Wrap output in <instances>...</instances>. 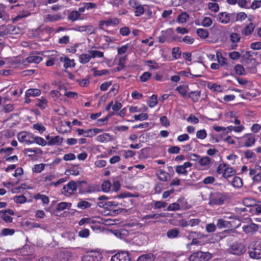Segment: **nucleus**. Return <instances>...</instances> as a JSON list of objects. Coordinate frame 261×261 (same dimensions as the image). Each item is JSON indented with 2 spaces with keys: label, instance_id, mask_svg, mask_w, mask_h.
<instances>
[{
  "label": "nucleus",
  "instance_id": "f257e3e1",
  "mask_svg": "<svg viewBox=\"0 0 261 261\" xmlns=\"http://www.w3.org/2000/svg\"><path fill=\"white\" fill-rule=\"evenodd\" d=\"M77 188H79V193L81 194L90 193L99 191L98 186L94 185H90L86 180H80Z\"/></svg>",
  "mask_w": 261,
  "mask_h": 261
},
{
  "label": "nucleus",
  "instance_id": "f03ea898",
  "mask_svg": "<svg viewBox=\"0 0 261 261\" xmlns=\"http://www.w3.org/2000/svg\"><path fill=\"white\" fill-rule=\"evenodd\" d=\"M217 172L219 174H222L223 177L227 178L234 175L236 171L228 165L223 163L219 165L217 169Z\"/></svg>",
  "mask_w": 261,
  "mask_h": 261
},
{
  "label": "nucleus",
  "instance_id": "7ed1b4c3",
  "mask_svg": "<svg viewBox=\"0 0 261 261\" xmlns=\"http://www.w3.org/2000/svg\"><path fill=\"white\" fill-rule=\"evenodd\" d=\"M103 180L101 187L102 191L105 193H108L110 191L117 192L120 188V184L119 180Z\"/></svg>",
  "mask_w": 261,
  "mask_h": 261
},
{
  "label": "nucleus",
  "instance_id": "20e7f679",
  "mask_svg": "<svg viewBox=\"0 0 261 261\" xmlns=\"http://www.w3.org/2000/svg\"><path fill=\"white\" fill-rule=\"evenodd\" d=\"M248 254L251 258H261V245L259 243L256 242L251 243L248 247Z\"/></svg>",
  "mask_w": 261,
  "mask_h": 261
},
{
  "label": "nucleus",
  "instance_id": "39448f33",
  "mask_svg": "<svg viewBox=\"0 0 261 261\" xmlns=\"http://www.w3.org/2000/svg\"><path fill=\"white\" fill-rule=\"evenodd\" d=\"M212 256L208 252L198 251L192 253L189 257L190 261H208Z\"/></svg>",
  "mask_w": 261,
  "mask_h": 261
},
{
  "label": "nucleus",
  "instance_id": "423d86ee",
  "mask_svg": "<svg viewBox=\"0 0 261 261\" xmlns=\"http://www.w3.org/2000/svg\"><path fill=\"white\" fill-rule=\"evenodd\" d=\"M102 255L98 250L88 251L83 256L82 261H101Z\"/></svg>",
  "mask_w": 261,
  "mask_h": 261
},
{
  "label": "nucleus",
  "instance_id": "0eeeda50",
  "mask_svg": "<svg viewBox=\"0 0 261 261\" xmlns=\"http://www.w3.org/2000/svg\"><path fill=\"white\" fill-rule=\"evenodd\" d=\"M246 251V247L242 243L234 242L228 249V252L232 254L240 255Z\"/></svg>",
  "mask_w": 261,
  "mask_h": 261
},
{
  "label": "nucleus",
  "instance_id": "6e6552de",
  "mask_svg": "<svg viewBox=\"0 0 261 261\" xmlns=\"http://www.w3.org/2000/svg\"><path fill=\"white\" fill-rule=\"evenodd\" d=\"M71 30L81 33H85L87 35H91L95 32V28L91 24L84 25H75Z\"/></svg>",
  "mask_w": 261,
  "mask_h": 261
},
{
  "label": "nucleus",
  "instance_id": "1a4fd4ad",
  "mask_svg": "<svg viewBox=\"0 0 261 261\" xmlns=\"http://www.w3.org/2000/svg\"><path fill=\"white\" fill-rule=\"evenodd\" d=\"M111 261H132L130 255L127 251H120L113 255Z\"/></svg>",
  "mask_w": 261,
  "mask_h": 261
},
{
  "label": "nucleus",
  "instance_id": "9d476101",
  "mask_svg": "<svg viewBox=\"0 0 261 261\" xmlns=\"http://www.w3.org/2000/svg\"><path fill=\"white\" fill-rule=\"evenodd\" d=\"M77 189V184L74 180H70L67 185L64 186L62 190V193L69 196L74 193Z\"/></svg>",
  "mask_w": 261,
  "mask_h": 261
},
{
  "label": "nucleus",
  "instance_id": "9b49d317",
  "mask_svg": "<svg viewBox=\"0 0 261 261\" xmlns=\"http://www.w3.org/2000/svg\"><path fill=\"white\" fill-rule=\"evenodd\" d=\"M33 138L34 136L32 134L27 132H21L17 135L18 141L22 143L33 144Z\"/></svg>",
  "mask_w": 261,
  "mask_h": 261
},
{
  "label": "nucleus",
  "instance_id": "f8f14e48",
  "mask_svg": "<svg viewBox=\"0 0 261 261\" xmlns=\"http://www.w3.org/2000/svg\"><path fill=\"white\" fill-rule=\"evenodd\" d=\"M14 215V211L10 208L0 211V218L6 223H11L13 218L11 216Z\"/></svg>",
  "mask_w": 261,
  "mask_h": 261
},
{
  "label": "nucleus",
  "instance_id": "ddd939ff",
  "mask_svg": "<svg viewBox=\"0 0 261 261\" xmlns=\"http://www.w3.org/2000/svg\"><path fill=\"white\" fill-rule=\"evenodd\" d=\"M17 32L15 28L12 25H2L0 26V37L8 34H15Z\"/></svg>",
  "mask_w": 261,
  "mask_h": 261
},
{
  "label": "nucleus",
  "instance_id": "4468645a",
  "mask_svg": "<svg viewBox=\"0 0 261 261\" xmlns=\"http://www.w3.org/2000/svg\"><path fill=\"white\" fill-rule=\"evenodd\" d=\"M242 142L245 147H249L253 146L256 141L254 136L251 134H247L241 138Z\"/></svg>",
  "mask_w": 261,
  "mask_h": 261
},
{
  "label": "nucleus",
  "instance_id": "2eb2a0df",
  "mask_svg": "<svg viewBox=\"0 0 261 261\" xmlns=\"http://www.w3.org/2000/svg\"><path fill=\"white\" fill-rule=\"evenodd\" d=\"M192 156L195 157L196 159L199 158L198 164L200 166H202L204 169H206L210 167L212 162L210 158L208 156L200 157L199 155H197L195 154H192Z\"/></svg>",
  "mask_w": 261,
  "mask_h": 261
},
{
  "label": "nucleus",
  "instance_id": "dca6fc26",
  "mask_svg": "<svg viewBox=\"0 0 261 261\" xmlns=\"http://www.w3.org/2000/svg\"><path fill=\"white\" fill-rule=\"evenodd\" d=\"M71 256L72 253L67 250H60L57 253V258L59 261H68Z\"/></svg>",
  "mask_w": 261,
  "mask_h": 261
},
{
  "label": "nucleus",
  "instance_id": "f3484780",
  "mask_svg": "<svg viewBox=\"0 0 261 261\" xmlns=\"http://www.w3.org/2000/svg\"><path fill=\"white\" fill-rule=\"evenodd\" d=\"M46 139L48 141L47 144L49 146L55 145H60L63 142V138H61L59 136L50 137L49 135L46 136Z\"/></svg>",
  "mask_w": 261,
  "mask_h": 261
},
{
  "label": "nucleus",
  "instance_id": "a211bd4d",
  "mask_svg": "<svg viewBox=\"0 0 261 261\" xmlns=\"http://www.w3.org/2000/svg\"><path fill=\"white\" fill-rule=\"evenodd\" d=\"M229 38L231 42V48L232 49H236L238 46L237 43L239 42L241 40L240 34L237 33H232L230 34Z\"/></svg>",
  "mask_w": 261,
  "mask_h": 261
},
{
  "label": "nucleus",
  "instance_id": "6ab92c4d",
  "mask_svg": "<svg viewBox=\"0 0 261 261\" xmlns=\"http://www.w3.org/2000/svg\"><path fill=\"white\" fill-rule=\"evenodd\" d=\"M242 229L245 233L252 234L258 230V227L257 224L252 223L249 225H244Z\"/></svg>",
  "mask_w": 261,
  "mask_h": 261
},
{
  "label": "nucleus",
  "instance_id": "aec40b11",
  "mask_svg": "<svg viewBox=\"0 0 261 261\" xmlns=\"http://www.w3.org/2000/svg\"><path fill=\"white\" fill-rule=\"evenodd\" d=\"M60 61L64 63L63 66L65 69L74 67L75 65L74 60L70 59L66 56H62L60 58Z\"/></svg>",
  "mask_w": 261,
  "mask_h": 261
},
{
  "label": "nucleus",
  "instance_id": "412c9836",
  "mask_svg": "<svg viewBox=\"0 0 261 261\" xmlns=\"http://www.w3.org/2000/svg\"><path fill=\"white\" fill-rule=\"evenodd\" d=\"M179 228H174L169 229L166 233V235L168 239H174L179 237Z\"/></svg>",
  "mask_w": 261,
  "mask_h": 261
},
{
  "label": "nucleus",
  "instance_id": "4be33fe9",
  "mask_svg": "<svg viewBox=\"0 0 261 261\" xmlns=\"http://www.w3.org/2000/svg\"><path fill=\"white\" fill-rule=\"evenodd\" d=\"M112 140V136L108 133H103L98 136L96 140L101 143H106L111 141Z\"/></svg>",
  "mask_w": 261,
  "mask_h": 261
},
{
  "label": "nucleus",
  "instance_id": "5701e85b",
  "mask_svg": "<svg viewBox=\"0 0 261 261\" xmlns=\"http://www.w3.org/2000/svg\"><path fill=\"white\" fill-rule=\"evenodd\" d=\"M255 27V24L251 22L243 28L242 30V34L244 36H248L252 34Z\"/></svg>",
  "mask_w": 261,
  "mask_h": 261
},
{
  "label": "nucleus",
  "instance_id": "b1692460",
  "mask_svg": "<svg viewBox=\"0 0 261 261\" xmlns=\"http://www.w3.org/2000/svg\"><path fill=\"white\" fill-rule=\"evenodd\" d=\"M25 60L29 63L38 64L42 60V58L34 54H32L27 57Z\"/></svg>",
  "mask_w": 261,
  "mask_h": 261
},
{
  "label": "nucleus",
  "instance_id": "393cba45",
  "mask_svg": "<svg viewBox=\"0 0 261 261\" xmlns=\"http://www.w3.org/2000/svg\"><path fill=\"white\" fill-rule=\"evenodd\" d=\"M224 203V199L221 196H216L212 197L209 202L210 205L212 206L216 205H222Z\"/></svg>",
  "mask_w": 261,
  "mask_h": 261
},
{
  "label": "nucleus",
  "instance_id": "a878e982",
  "mask_svg": "<svg viewBox=\"0 0 261 261\" xmlns=\"http://www.w3.org/2000/svg\"><path fill=\"white\" fill-rule=\"evenodd\" d=\"M219 20L222 23H227L230 19V15L226 12L220 13L218 15Z\"/></svg>",
  "mask_w": 261,
  "mask_h": 261
},
{
  "label": "nucleus",
  "instance_id": "bb28decb",
  "mask_svg": "<svg viewBox=\"0 0 261 261\" xmlns=\"http://www.w3.org/2000/svg\"><path fill=\"white\" fill-rule=\"evenodd\" d=\"M41 94V91L38 89H29L27 90L25 93V97H36Z\"/></svg>",
  "mask_w": 261,
  "mask_h": 261
},
{
  "label": "nucleus",
  "instance_id": "cd10ccee",
  "mask_svg": "<svg viewBox=\"0 0 261 261\" xmlns=\"http://www.w3.org/2000/svg\"><path fill=\"white\" fill-rule=\"evenodd\" d=\"M183 97L188 96L189 93V87L187 85L178 86L175 89Z\"/></svg>",
  "mask_w": 261,
  "mask_h": 261
},
{
  "label": "nucleus",
  "instance_id": "c85d7f7f",
  "mask_svg": "<svg viewBox=\"0 0 261 261\" xmlns=\"http://www.w3.org/2000/svg\"><path fill=\"white\" fill-rule=\"evenodd\" d=\"M32 189L31 187L28 186L25 184H22L20 186L18 187H15L11 189V192L13 193H18L22 192L25 189Z\"/></svg>",
  "mask_w": 261,
  "mask_h": 261
},
{
  "label": "nucleus",
  "instance_id": "c756f323",
  "mask_svg": "<svg viewBox=\"0 0 261 261\" xmlns=\"http://www.w3.org/2000/svg\"><path fill=\"white\" fill-rule=\"evenodd\" d=\"M201 95L200 91H191L188 93V96L190 98L193 102H196L199 100Z\"/></svg>",
  "mask_w": 261,
  "mask_h": 261
},
{
  "label": "nucleus",
  "instance_id": "7c9ffc66",
  "mask_svg": "<svg viewBox=\"0 0 261 261\" xmlns=\"http://www.w3.org/2000/svg\"><path fill=\"white\" fill-rule=\"evenodd\" d=\"M102 132V129L99 128L89 129L86 130L85 133V137H92L96 134H99Z\"/></svg>",
  "mask_w": 261,
  "mask_h": 261
},
{
  "label": "nucleus",
  "instance_id": "2f4dec72",
  "mask_svg": "<svg viewBox=\"0 0 261 261\" xmlns=\"http://www.w3.org/2000/svg\"><path fill=\"white\" fill-rule=\"evenodd\" d=\"M61 19L60 14H47L45 18V21L46 22H55L58 21Z\"/></svg>",
  "mask_w": 261,
  "mask_h": 261
},
{
  "label": "nucleus",
  "instance_id": "473e14b6",
  "mask_svg": "<svg viewBox=\"0 0 261 261\" xmlns=\"http://www.w3.org/2000/svg\"><path fill=\"white\" fill-rule=\"evenodd\" d=\"M91 55L88 52V54H83L79 56V62L81 64H86L91 59Z\"/></svg>",
  "mask_w": 261,
  "mask_h": 261
},
{
  "label": "nucleus",
  "instance_id": "72a5a7b5",
  "mask_svg": "<svg viewBox=\"0 0 261 261\" xmlns=\"http://www.w3.org/2000/svg\"><path fill=\"white\" fill-rule=\"evenodd\" d=\"M33 198L35 199V200H41L42 202L44 204H48L49 202V198L45 195H43V194H41L40 193H38L37 194H35Z\"/></svg>",
  "mask_w": 261,
  "mask_h": 261
},
{
  "label": "nucleus",
  "instance_id": "f704fd0d",
  "mask_svg": "<svg viewBox=\"0 0 261 261\" xmlns=\"http://www.w3.org/2000/svg\"><path fill=\"white\" fill-rule=\"evenodd\" d=\"M173 32L172 29H169L166 31H162V35L159 37V42L163 43L167 40V34H170Z\"/></svg>",
  "mask_w": 261,
  "mask_h": 261
},
{
  "label": "nucleus",
  "instance_id": "c9c22d12",
  "mask_svg": "<svg viewBox=\"0 0 261 261\" xmlns=\"http://www.w3.org/2000/svg\"><path fill=\"white\" fill-rule=\"evenodd\" d=\"M230 222L228 221H225L222 219H219L217 220V226L220 228H229L230 226Z\"/></svg>",
  "mask_w": 261,
  "mask_h": 261
},
{
  "label": "nucleus",
  "instance_id": "e433bc0d",
  "mask_svg": "<svg viewBox=\"0 0 261 261\" xmlns=\"http://www.w3.org/2000/svg\"><path fill=\"white\" fill-rule=\"evenodd\" d=\"M217 61L221 66H227V59L224 57H223L220 54L217 53L216 55Z\"/></svg>",
  "mask_w": 261,
  "mask_h": 261
},
{
  "label": "nucleus",
  "instance_id": "4c0bfd02",
  "mask_svg": "<svg viewBox=\"0 0 261 261\" xmlns=\"http://www.w3.org/2000/svg\"><path fill=\"white\" fill-rule=\"evenodd\" d=\"M15 230L14 229L5 228L3 229L0 232V237L12 236L14 234Z\"/></svg>",
  "mask_w": 261,
  "mask_h": 261
},
{
  "label": "nucleus",
  "instance_id": "58836bf2",
  "mask_svg": "<svg viewBox=\"0 0 261 261\" xmlns=\"http://www.w3.org/2000/svg\"><path fill=\"white\" fill-rule=\"evenodd\" d=\"M120 21L119 19L117 18H109L107 20H105V26L109 27L111 25H114L119 24Z\"/></svg>",
  "mask_w": 261,
  "mask_h": 261
},
{
  "label": "nucleus",
  "instance_id": "ea45409f",
  "mask_svg": "<svg viewBox=\"0 0 261 261\" xmlns=\"http://www.w3.org/2000/svg\"><path fill=\"white\" fill-rule=\"evenodd\" d=\"M189 17V16L187 12H182L178 16L177 21L179 23H185Z\"/></svg>",
  "mask_w": 261,
  "mask_h": 261
},
{
  "label": "nucleus",
  "instance_id": "a19ab883",
  "mask_svg": "<svg viewBox=\"0 0 261 261\" xmlns=\"http://www.w3.org/2000/svg\"><path fill=\"white\" fill-rule=\"evenodd\" d=\"M30 14H31V13L29 11H28L27 10H23L22 11L19 12L17 14V15L14 18V20H15V21L19 20V19H20L22 18L30 16Z\"/></svg>",
  "mask_w": 261,
  "mask_h": 261
},
{
  "label": "nucleus",
  "instance_id": "79ce46f5",
  "mask_svg": "<svg viewBox=\"0 0 261 261\" xmlns=\"http://www.w3.org/2000/svg\"><path fill=\"white\" fill-rule=\"evenodd\" d=\"M36 143V144L44 146L47 144V142L42 138L40 137H34L33 140V143Z\"/></svg>",
  "mask_w": 261,
  "mask_h": 261
},
{
  "label": "nucleus",
  "instance_id": "37998d69",
  "mask_svg": "<svg viewBox=\"0 0 261 261\" xmlns=\"http://www.w3.org/2000/svg\"><path fill=\"white\" fill-rule=\"evenodd\" d=\"M47 101L45 98L42 97L40 99H38L36 103V106L41 109H44L47 106Z\"/></svg>",
  "mask_w": 261,
  "mask_h": 261
},
{
  "label": "nucleus",
  "instance_id": "c03bdc74",
  "mask_svg": "<svg viewBox=\"0 0 261 261\" xmlns=\"http://www.w3.org/2000/svg\"><path fill=\"white\" fill-rule=\"evenodd\" d=\"M236 73L239 75H245V70L243 66L240 64H237L234 67Z\"/></svg>",
  "mask_w": 261,
  "mask_h": 261
},
{
  "label": "nucleus",
  "instance_id": "a18cd8bd",
  "mask_svg": "<svg viewBox=\"0 0 261 261\" xmlns=\"http://www.w3.org/2000/svg\"><path fill=\"white\" fill-rule=\"evenodd\" d=\"M88 53L90 54L91 58H102L103 57V53L96 50H89Z\"/></svg>",
  "mask_w": 261,
  "mask_h": 261
},
{
  "label": "nucleus",
  "instance_id": "49530a36",
  "mask_svg": "<svg viewBox=\"0 0 261 261\" xmlns=\"http://www.w3.org/2000/svg\"><path fill=\"white\" fill-rule=\"evenodd\" d=\"M138 195H135L129 192H123L115 196V198H124L126 197H137Z\"/></svg>",
  "mask_w": 261,
  "mask_h": 261
},
{
  "label": "nucleus",
  "instance_id": "de8ad7c7",
  "mask_svg": "<svg viewBox=\"0 0 261 261\" xmlns=\"http://www.w3.org/2000/svg\"><path fill=\"white\" fill-rule=\"evenodd\" d=\"M158 103L157 96L155 95H152L148 101V105L149 107L153 108Z\"/></svg>",
  "mask_w": 261,
  "mask_h": 261
},
{
  "label": "nucleus",
  "instance_id": "09e8293b",
  "mask_svg": "<svg viewBox=\"0 0 261 261\" xmlns=\"http://www.w3.org/2000/svg\"><path fill=\"white\" fill-rule=\"evenodd\" d=\"M145 64L151 69H158L159 68V64L153 60H147Z\"/></svg>",
  "mask_w": 261,
  "mask_h": 261
},
{
  "label": "nucleus",
  "instance_id": "8fccbe9b",
  "mask_svg": "<svg viewBox=\"0 0 261 261\" xmlns=\"http://www.w3.org/2000/svg\"><path fill=\"white\" fill-rule=\"evenodd\" d=\"M145 7L146 6L140 5L135 11V16L137 17L140 16L145 12Z\"/></svg>",
  "mask_w": 261,
  "mask_h": 261
},
{
  "label": "nucleus",
  "instance_id": "3c124183",
  "mask_svg": "<svg viewBox=\"0 0 261 261\" xmlns=\"http://www.w3.org/2000/svg\"><path fill=\"white\" fill-rule=\"evenodd\" d=\"M196 33L198 36L201 38H206L208 36L207 31L203 29H198Z\"/></svg>",
  "mask_w": 261,
  "mask_h": 261
},
{
  "label": "nucleus",
  "instance_id": "603ef678",
  "mask_svg": "<svg viewBox=\"0 0 261 261\" xmlns=\"http://www.w3.org/2000/svg\"><path fill=\"white\" fill-rule=\"evenodd\" d=\"M207 137V133L204 129L199 130L196 133V137L198 139L203 140Z\"/></svg>",
  "mask_w": 261,
  "mask_h": 261
},
{
  "label": "nucleus",
  "instance_id": "864d4df0",
  "mask_svg": "<svg viewBox=\"0 0 261 261\" xmlns=\"http://www.w3.org/2000/svg\"><path fill=\"white\" fill-rule=\"evenodd\" d=\"M91 203L86 201H81L77 205V207L82 210H84L91 206Z\"/></svg>",
  "mask_w": 261,
  "mask_h": 261
},
{
  "label": "nucleus",
  "instance_id": "5fc2aeb1",
  "mask_svg": "<svg viewBox=\"0 0 261 261\" xmlns=\"http://www.w3.org/2000/svg\"><path fill=\"white\" fill-rule=\"evenodd\" d=\"M172 55L175 59L180 58L181 55V51L179 47H174L172 50Z\"/></svg>",
  "mask_w": 261,
  "mask_h": 261
},
{
  "label": "nucleus",
  "instance_id": "6e6d98bb",
  "mask_svg": "<svg viewBox=\"0 0 261 261\" xmlns=\"http://www.w3.org/2000/svg\"><path fill=\"white\" fill-rule=\"evenodd\" d=\"M14 200L17 203H24L27 201V198L23 195L16 196L14 197Z\"/></svg>",
  "mask_w": 261,
  "mask_h": 261
},
{
  "label": "nucleus",
  "instance_id": "4d7b16f0",
  "mask_svg": "<svg viewBox=\"0 0 261 261\" xmlns=\"http://www.w3.org/2000/svg\"><path fill=\"white\" fill-rule=\"evenodd\" d=\"M80 16V14L79 13V12L73 11L69 14L68 18L70 20H72V21H74L77 20Z\"/></svg>",
  "mask_w": 261,
  "mask_h": 261
},
{
  "label": "nucleus",
  "instance_id": "13d9d810",
  "mask_svg": "<svg viewBox=\"0 0 261 261\" xmlns=\"http://www.w3.org/2000/svg\"><path fill=\"white\" fill-rule=\"evenodd\" d=\"M119 33L123 36H127L130 33V30L127 27H124L120 29Z\"/></svg>",
  "mask_w": 261,
  "mask_h": 261
},
{
  "label": "nucleus",
  "instance_id": "bf43d9fd",
  "mask_svg": "<svg viewBox=\"0 0 261 261\" xmlns=\"http://www.w3.org/2000/svg\"><path fill=\"white\" fill-rule=\"evenodd\" d=\"M148 115L146 113H141L139 115H135L134 118L135 120H145L148 119Z\"/></svg>",
  "mask_w": 261,
  "mask_h": 261
},
{
  "label": "nucleus",
  "instance_id": "052dcab7",
  "mask_svg": "<svg viewBox=\"0 0 261 261\" xmlns=\"http://www.w3.org/2000/svg\"><path fill=\"white\" fill-rule=\"evenodd\" d=\"M201 24L204 27H209L212 24V20L210 17H205L202 20Z\"/></svg>",
  "mask_w": 261,
  "mask_h": 261
},
{
  "label": "nucleus",
  "instance_id": "680f3d73",
  "mask_svg": "<svg viewBox=\"0 0 261 261\" xmlns=\"http://www.w3.org/2000/svg\"><path fill=\"white\" fill-rule=\"evenodd\" d=\"M33 127L38 130L40 134L44 132L46 129L45 127L42 124L38 123L33 124Z\"/></svg>",
  "mask_w": 261,
  "mask_h": 261
},
{
  "label": "nucleus",
  "instance_id": "e2e57ef3",
  "mask_svg": "<svg viewBox=\"0 0 261 261\" xmlns=\"http://www.w3.org/2000/svg\"><path fill=\"white\" fill-rule=\"evenodd\" d=\"M245 157L247 159H255L256 158L255 154L250 150H246L244 152Z\"/></svg>",
  "mask_w": 261,
  "mask_h": 261
},
{
  "label": "nucleus",
  "instance_id": "0e129e2a",
  "mask_svg": "<svg viewBox=\"0 0 261 261\" xmlns=\"http://www.w3.org/2000/svg\"><path fill=\"white\" fill-rule=\"evenodd\" d=\"M180 208L179 204L177 203H172L168 206L167 210L169 211H174L179 210Z\"/></svg>",
  "mask_w": 261,
  "mask_h": 261
},
{
  "label": "nucleus",
  "instance_id": "69168bd1",
  "mask_svg": "<svg viewBox=\"0 0 261 261\" xmlns=\"http://www.w3.org/2000/svg\"><path fill=\"white\" fill-rule=\"evenodd\" d=\"M151 76V73L149 72H144L140 77V80L142 82H145L149 80Z\"/></svg>",
  "mask_w": 261,
  "mask_h": 261
},
{
  "label": "nucleus",
  "instance_id": "338daca9",
  "mask_svg": "<svg viewBox=\"0 0 261 261\" xmlns=\"http://www.w3.org/2000/svg\"><path fill=\"white\" fill-rule=\"evenodd\" d=\"M79 236L81 238H87L89 236L90 231L88 228H85L79 232Z\"/></svg>",
  "mask_w": 261,
  "mask_h": 261
},
{
  "label": "nucleus",
  "instance_id": "774afa93",
  "mask_svg": "<svg viewBox=\"0 0 261 261\" xmlns=\"http://www.w3.org/2000/svg\"><path fill=\"white\" fill-rule=\"evenodd\" d=\"M158 175L159 179H167L168 178V174L162 170H158Z\"/></svg>",
  "mask_w": 261,
  "mask_h": 261
}]
</instances>
